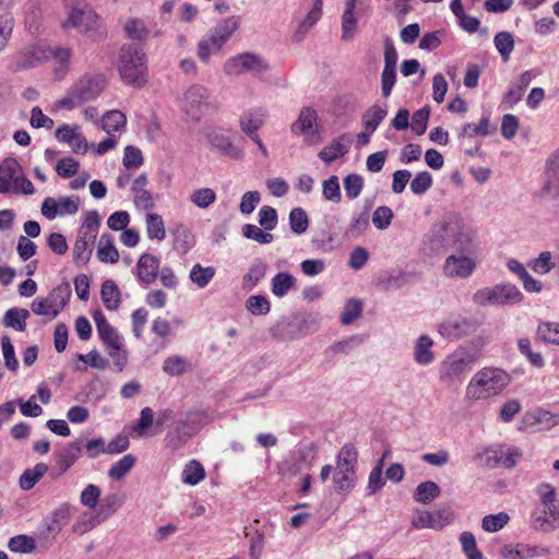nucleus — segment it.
I'll return each mask as SVG.
<instances>
[{"mask_svg": "<svg viewBox=\"0 0 559 559\" xmlns=\"http://www.w3.org/2000/svg\"><path fill=\"white\" fill-rule=\"evenodd\" d=\"M509 384V376L499 368H484L469 381L466 394L474 400L499 394Z\"/></svg>", "mask_w": 559, "mask_h": 559, "instance_id": "2", "label": "nucleus"}, {"mask_svg": "<svg viewBox=\"0 0 559 559\" xmlns=\"http://www.w3.org/2000/svg\"><path fill=\"white\" fill-rule=\"evenodd\" d=\"M94 240L87 238L86 236L78 235V238L73 246V261L78 265L86 264L92 255L93 249L91 243Z\"/></svg>", "mask_w": 559, "mask_h": 559, "instance_id": "26", "label": "nucleus"}, {"mask_svg": "<svg viewBox=\"0 0 559 559\" xmlns=\"http://www.w3.org/2000/svg\"><path fill=\"white\" fill-rule=\"evenodd\" d=\"M270 308L269 300L262 295L250 296L246 301V309L253 316H264Z\"/></svg>", "mask_w": 559, "mask_h": 559, "instance_id": "52", "label": "nucleus"}, {"mask_svg": "<svg viewBox=\"0 0 559 559\" xmlns=\"http://www.w3.org/2000/svg\"><path fill=\"white\" fill-rule=\"evenodd\" d=\"M295 286L296 278L286 272L277 273L271 282V290L276 297H284Z\"/></svg>", "mask_w": 559, "mask_h": 559, "instance_id": "28", "label": "nucleus"}, {"mask_svg": "<svg viewBox=\"0 0 559 559\" xmlns=\"http://www.w3.org/2000/svg\"><path fill=\"white\" fill-rule=\"evenodd\" d=\"M200 429V426L193 421L185 420L179 423L165 437V447L171 451H176L183 447L192 436Z\"/></svg>", "mask_w": 559, "mask_h": 559, "instance_id": "13", "label": "nucleus"}, {"mask_svg": "<svg viewBox=\"0 0 559 559\" xmlns=\"http://www.w3.org/2000/svg\"><path fill=\"white\" fill-rule=\"evenodd\" d=\"M460 540L463 551L468 559H483L481 552L477 549L475 536L471 532H463Z\"/></svg>", "mask_w": 559, "mask_h": 559, "instance_id": "56", "label": "nucleus"}, {"mask_svg": "<svg viewBox=\"0 0 559 559\" xmlns=\"http://www.w3.org/2000/svg\"><path fill=\"white\" fill-rule=\"evenodd\" d=\"M408 281V274L402 271L385 272L381 274L376 283L379 290H395L405 285Z\"/></svg>", "mask_w": 559, "mask_h": 559, "instance_id": "20", "label": "nucleus"}, {"mask_svg": "<svg viewBox=\"0 0 559 559\" xmlns=\"http://www.w3.org/2000/svg\"><path fill=\"white\" fill-rule=\"evenodd\" d=\"M347 152L346 145L342 144L340 141H333L320 151L319 157L330 164L336 158L344 156Z\"/></svg>", "mask_w": 559, "mask_h": 559, "instance_id": "47", "label": "nucleus"}, {"mask_svg": "<svg viewBox=\"0 0 559 559\" xmlns=\"http://www.w3.org/2000/svg\"><path fill=\"white\" fill-rule=\"evenodd\" d=\"M97 14L93 11L73 10L69 22L76 27H82L84 31H90L97 22Z\"/></svg>", "mask_w": 559, "mask_h": 559, "instance_id": "37", "label": "nucleus"}, {"mask_svg": "<svg viewBox=\"0 0 559 559\" xmlns=\"http://www.w3.org/2000/svg\"><path fill=\"white\" fill-rule=\"evenodd\" d=\"M474 359L469 355L453 354L442 362L440 367V379L451 383L460 380L461 377L472 370Z\"/></svg>", "mask_w": 559, "mask_h": 559, "instance_id": "11", "label": "nucleus"}, {"mask_svg": "<svg viewBox=\"0 0 559 559\" xmlns=\"http://www.w3.org/2000/svg\"><path fill=\"white\" fill-rule=\"evenodd\" d=\"M173 235L175 237V243L177 249L187 252L193 242V237L188 228L183 225H178L173 229Z\"/></svg>", "mask_w": 559, "mask_h": 559, "instance_id": "58", "label": "nucleus"}, {"mask_svg": "<svg viewBox=\"0 0 559 559\" xmlns=\"http://www.w3.org/2000/svg\"><path fill=\"white\" fill-rule=\"evenodd\" d=\"M423 250L428 255L453 251L442 266L449 278H468L478 265L477 233L457 213H447L430 227Z\"/></svg>", "mask_w": 559, "mask_h": 559, "instance_id": "1", "label": "nucleus"}, {"mask_svg": "<svg viewBox=\"0 0 559 559\" xmlns=\"http://www.w3.org/2000/svg\"><path fill=\"white\" fill-rule=\"evenodd\" d=\"M126 501L124 495L121 493H111L104 498L103 503L100 506V513H104V518H108L119 508L122 507V504Z\"/></svg>", "mask_w": 559, "mask_h": 559, "instance_id": "53", "label": "nucleus"}, {"mask_svg": "<svg viewBox=\"0 0 559 559\" xmlns=\"http://www.w3.org/2000/svg\"><path fill=\"white\" fill-rule=\"evenodd\" d=\"M267 117L266 109L254 107L245 110L239 117L241 131L249 138L258 134V130L263 127Z\"/></svg>", "mask_w": 559, "mask_h": 559, "instance_id": "15", "label": "nucleus"}, {"mask_svg": "<svg viewBox=\"0 0 559 559\" xmlns=\"http://www.w3.org/2000/svg\"><path fill=\"white\" fill-rule=\"evenodd\" d=\"M290 131L296 135H304V141L312 144L319 135L317 111L310 106L302 107L298 118L292 123Z\"/></svg>", "mask_w": 559, "mask_h": 559, "instance_id": "10", "label": "nucleus"}, {"mask_svg": "<svg viewBox=\"0 0 559 559\" xmlns=\"http://www.w3.org/2000/svg\"><path fill=\"white\" fill-rule=\"evenodd\" d=\"M429 116L430 109L428 106H425L413 114L412 130L417 135H423L426 132Z\"/></svg>", "mask_w": 559, "mask_h": 559, "instance_id": "59", "label": "nucleus"}, {"mask_svg": "<svg viewBox=\"0 0 559 559\" xmlns=\"http://www.w3.org/2000/svg\"><path fill=\"white\" fill-rule=\"evenodd\" d=\"M134 464L135 457L132 454H127L110 467L108 475L115 480H120L132 469Z\"/></svg>", "mask_w": 559, "mask_h": 559, "instance_id": "39", "label": "nucleus"}, {"mask_svg": "<svg viewBox=\"0 0 559 559\" xmlns=\"http://www.w3.org/2000/svg\"><path fill=\"white\" fill-rule=\"evenodd\" d=\"M364 187V179L358 174H349L344 179V189L349 200L356 199Z\"/></svg>", "mask_w": 559, "mask_h": 559, "instance_id": "54", "label": "nucleus"}, {"mask_svg": "<svg viewBox=\"0 0 559 559\" xmlns=\"http://www.w3.org/2000/svg\"><path fill=\"white\" fill-rule=\"evenodd\" d=\"M122 164L127 169L139 168L143 164L142 152L135 146L128 145L124 148Z\"/></svg>", "mask_w": 559, "mask_h": 559, "instance_id": "63", "label": "nucleus"}, {"mask_svg": "<svg viewBox=\"0 0 559 559\" xmlns=\"http://www.w3.org/2000/svg\"><path fill=\"white\" fill-rule=\"evenodd\" d=\"M518 347L522 355L526 356L530 364L536 368H543L545 365L544 358L539 353H535L531 348V341L528 338H520Z\"/></svg>", "mask_w": 559, "mask_h": 559, "instance_id": "55", "label": "nucleus"}, {"mask_svg": "<svg viewBox=\"0 0 559 559\" xmlns=\"http://www.w3.org/2000/svg\"><path fill=\"white\" fill-rule=\"evenodd\" d=\"M127 118L120 110H109L102 120V128L110 134L114 131H120L126 127Z\"/></svg>", "mask_w": 559, "mask_h": 559, "instance_id": "32", "label": "nucleus"}, {"mask_svg": "<svg viewBox=\"0 0 559 559\" xmlns=\"http://www.w3.org/2000/svg\"><path fill=\"white\" fill-rule=\"evenodd\" d=\"M216 200V193L211 188H200L192 192L190 201L200 209H206Z\"/></svg>", "mask_w": 559, "mask_h": 559, "instance_id": "46", "label": "nucleus"}, {"mask_svg": "<svg viewBox=\"0 0 559 559\" xmlns=\"http://www.w3.org/2000/svg\"><path fill=\"white\" fill-rule=\"evenodd\" d=\"M537 338L559 345V323L557 322H542L536 331Z\"/></svg>", "mask_w": 559, "mask_h": 559, "instance_id": "40", "label": "nucleus"}, {"mask_svg": "<svg viewBox=\"0 0 559 559\" xmlns=\"http://www.w3.org/2000/svg\"><path fill=\"white\" fill-rule=\"evenodd\" d=\"M83 449L81 440H75L64 447L58 455V466L61 473L67 472L80 457Z\"/></svg>", "mask_w": 559, "mask_h": 559, "instance_id": "21", "label": "nucleus"}, {"mask_svg": "<svg viewBox=\"0 0 559 559\" xmlns=\"http://www.w3.org/2000/svg\"><path fill=\"white\" fill-rule=\"evenodd\" d=\"M510 516L506 512H499L497 514H489L484 516L481 521V527L486 532L495 533L504 527L508 524Z\"/></svg>", "mask_w": 559, "mask_h": 559, "instance_id": "43", "label": "nucleus"}, {"mask_svg": "<svg viewBox=\"0 0 559 559\" xmlns=\"http://www.w3.org/2000/svg\"><path fill=\"white\" fill-rule=\"evenodd\" d=\"M104 78H83L78 81L71 90L74 92L75 97L83 105L86 102L95 99L104 90Z\"/></svg>", "mask_w": 559, "mask_h": 559, "instance_id": "14", "label": "nucleus"}, {"mask_svg": "<svg viewBox=\"0 0 559 559\" xmlns=\"http://www.w3.org/2000/svg\"><path fill=\"white\" fill-rule=\"evenodd\" d=\"M97 333L106 346L108 355L116 359L119 370H122L126 357L121 355L122 342L116 329H114L100 310H96L93 314Z\"/></svg>", "mask_w": 559, "mask_h": 559, "instance_id": "6", "label": "nucleus"}, {"mask_svg": "<svg viewBox=\"0 0 559 559\" xmlns=\"http://www.w3.org/2000/svg\"><path fill=\"white\" fill-rule=\"evenodd\" d=\"M146 230L150 239L163 240L166 236L165 225L160 215L146 214Z\"/></svg>", "mask_w": 559, "mask_h": 559, "instance_id": "35", "label": "nucleus"}, {"mask_svg": "<svg viewBox=\"0 0 559 559\" xmlns=\"http://www.w3.org/2000/svg\"><path fill=\"white\" fill-rule=\"evenodd\" d=\"M9 549L20 554H32L36 549V542L33 537L17 535L10 539Z\"/></svg>", "mask_w": 559, "mask_h": 559, "instance_id": "44", "label": "nucleus"}, {"mask_svg": "<svg viewBox=\"0 0 559 559\" xmlns=\"http://www.w3.org/2000/svg\"><path fill=\"white\" fill-rule=\"evenodd\" d=\"M522 298V293L512 284H499L492 287H485L478 289L473 295L474 304L480 307L514 305L519 304Z\"/></svg>", "mask_w": 559, "mask_h": 559, "instance_id": "5", "label": "nucleus"}, {"mask_svg": "<svg viewBox=\"0 0 559 559\" xmlns=\"http://www.w3.org/2000/svg\"><path fill=\"white\" fill-rule=\"evenodd\" d=\"M433 342L428 335H421L416 343L414 356L415 360L421 365H428L433 360V354L430 350Z\"/></svg>", "mask_w": 559, "mask_h": 559, "instance_id": "33", "label": "nucleus"}, {"mask_svg": "<svg viewBox=\"0 0 559 559\" xmlns=\"http://www.w3.org/2000/svg\"><path fill=\"white\" fill-rule=\"evenodd\" d=\"M97 258L105 263H116L119 260V252L114 245L110 234H103L99 238Z\"/></svg>", "mask_w": 559, "mask_h": 559, "instance_id": "24", "label": "nucleus"}, {"mask_svg": "<svg viewBox=\"0 0 559 559\" xmlns=\"http://www.w3.org/2000/svg\"><path fill=\"white\" fill-rule=\"evenodd\" d=\"M432 186V176L427 170L418 173L411 182V190L415 194H424Z\"/></svg>", "mask_w": 559, "mask_h": 559, "instance_id": "61", "label": "nucleus"}, {"mask_svg": "<svg viewBox=\"0 0 559 559\" xmlns=\"http://www.w3.org/2000/svg\"><path fill=\"white\" fill-rule=\"evenodd\" d=\"M495 461L498 464H501L502 466L507 468H513L519 459L522 457V452L519 448H500L498 451L495 452L493 456Z\"/></svg>", "mask_w": 559, "mask_h": 559, "instance_id": "34", "label": "nucleus"}, {"mask_svg": "<svg viewBox=\"0 0 559 559\" xmlns=\"http://www.w3.org/2000/svg\"><path fill=\"white\" fill-rule=\"evenodd\" d=\"M47 471L48 466L45 463H37L33 468H27L20 477V487L23 490H31Z\"/></svg>", "mask_w": 559, "mask_h": 559, "instance_id": "29", "label": "nucleus"}, {"mask_svg": "<svg viewBox=\"0 0 559 559\" xmlns=\"http://www.w3.org/2000/svg\"><path fill=\"white\" fill-rule=\"evenodd\" d=\"M386 116V109L379 106L373 105L368 110L365 111L362 115V123L365 127V130L369 131V133H372L377 130L380 122L385 118Z\"/></svg>", "mask_w": 559, "mask_h": 559, "instance_id": "31", "label": "nucleus"}, {"mask_svg": "<svg viewBox=\"0 0 559 559\" xmlns=\"http://www.w3.org/2000/svg\"><path fill=\"white\" fill-rule=\"evenodd\" d=\"M371 205H365L360 212L353 214L352 222L346 230L350 237H360L369 227Z\"/></svg>", "mask_w": 559, "mask_h": 559, "instance_id": "22", "label": "nucleus"}, {"mask_svg": "<svg viewBox=\"0 0 559 559\" xmlns=\"http://www.w3.org/2000/svg\"><path fill=\"white\" fill-rule=\"evenodd\" d=\"M362 311V304L359 299L352 298L345 304L344 310L341 314V322L345 325L353 323L360 317Z\"/></svg>", "mask_w": 559, "mask_h": 559, "instance_id": "51", "label": "nucleus"}, {"mask_svg": "<svg viewBox=\"0 0 559 559\" xmlns=\"http://www.w3.org/2000/svg\"><path fill=\"white\" fill-rule=\"evenodd\" d=\"M22 167L14 158H7L0 165V193L10 191V183H15L22 173Z\"/></svg>", "mask_w": 559, "mask_h": 559, "instance_id": "19", "label": "nucleus"}, {"mask_svg": "<svg viewBox=\"0 0 559 559\" xmlns=\"http://www.w3.org/2000/svg\"><path fill=\"white\" fill-rule=\"evenodd\" d=\"M102 300L107 310H117L121 302V294L112 280H106L100 289Z\"/></svg>", "mask_w": 559, "mask_h": 559, "instance_id": "23", "label": "nucleus"}, {"mask_svg": "<svg viewBox=\"0 0 559 559\" xmlns=\"http://www.w3.org/2000/svg\"><path fill=\"white\" fill-rule=\"evenodd\" d=\"M289 226L293 233L304 234L308 226L309 219L307 213L301 207H295L289 213Z\"/></svg>", "mask_w": 559, "mask_h": 559, "instance_id": "42", "label": "nucleus"}, {"mask_svg": "<svg viewBox=\"0 0 559 559\" xmlns=\"http://www.w3.org/2000/svg\"><path fill=\"white\" fill-rule=\"evenodd\" d=\"M119 73L121 80L127 84L135 86L145 84V55L139 46L133 44L122 46L120 51Z\"/></svg>", "mask_w": 559, "mask_h": 559, "instance_id": "3", "label": "nucleus"}, {"mask_svg": "<svg viewBox=\"0 0 559 559\" xmlns=\"http://www.w3.org/2000/svg\"><path fill=\"white\" fill-rule=\"evenodd\" d=\"M205 477V471L201 463L191 461L186 465L182 473V480L189 485H197Z\"/></svg>", "mask_w": 559, "mask_h": 559, "instance_id": "45", "label": "nucleus"}, {"mask_svg": "<svg viewBox=\"0 0 559 559\" xmlns=\"http://www.w3.org/2000/svg\"><path fill=\"white\" fill-rule=\"evenodd\" d=\"M323 195L328 201L338 203L341 201V190L337 176H331L323 181Z\"/></svg>", "mask_w": 559, "mask_h": 559, "instance_id": "62", "label": "nucleus"}, {"mask_svg": "<svg viewBox=\"0 0 559 559\" xmlns=\"http://www.w3.org/2000/svg\"><path fill=\"white\" fill-rule=\"evenodd\" d=\"M269 70L267 62L252 52H242L229 58L224 64V71L228 75H240L246 72L263 74Z\"/></svg>", "mask_w": 559, "mask_h": 559, "instance_id": "8", "label": "nucleus"}, {"mask_svg": "<svg viewBox=\"0 0 559 559\" xmlns=\"http://www.w3.org/2000/svg\"><path fill=\"white\" fill-rule=\"evenodd\" d=\"M532 527L540 532L554 531V525L550 522V515L547 508H536L531 515Z\"/></svg>", "mask_w": 559, "mask_h": 559, "instance_id": "38", "label": "nucleus"}, {"mask_svg": "<svg viewBox=\"0 0 559 559\" xmlns=\"http://www.w3.org/2000/svg\"><path fill=\"white\" fill-rule=\"evenodd\" d=\"M150 22L142 19H131L126 22L124 31L130 39L142 43L150 35Z\"/></svg>", "mask_w": 559, "mask_h": 559, "instance_id": "25", "label": "nucleus"}, {"mask_svg": "<svg viewBox=\"0 0 559 559\" xmlns=\"http://www.w3.org/2000/svg\"><path fill=\"white\" fill-rule=\"evenodd\" d=\"M214 275V267H202L200 264H195L190 272V280L199 287L203 288L210 283Z\"/></svg>", "mask_w": 559, "mask_h": 559, "instance_id": "50", "label": "nucleus"}, {"mask_svg": "<svg viewBox=\"0 0 559 559\" xmlns=\"http://www.w3.org/2000/svg\"><path fill=\"white\" fill-rule=\"evenodd\" d=\"M207 143L213 150L223 155H229L234 158H240L242 153L233 145L231 139L218 130H211L205 134Z\"/></svg>", "mask_w": 559, "mask_h": 559, "instance_id": "17", "label": "nucleus"}, {"mask_svg": "<svg viewBox=\"0 0 559 559\" xmlns=\"http://www.w3.org/2000/svg\"><path fill=\"white\" fill-rule=\"evenodd\" d=\"M266 269L267 265L262 261L253 263L243 277V286L247 288L254 287L265 276Z\"/></svg>", "mask_w": 559, "mask_h": 559, "instance_id": "48", "label": "nucleus"}, {"mask_svg": "<svg viewBox=\"0 0 559 559\" xmlns=\"http://www.w3.org/2000/svg\"><path fill=\"white\" fill-rule=\"evenodd\" d=\"M441 489L432 480H427L424 483H420L414 492V499L417 502L427 504L430 503L432 500H435L437 497L440 496Z\"/></svg>", "mask_w": 559, "mask_h": 559, "instance_id": "30", "label": "nucleus"}, {"mask_svg": "<svg viewBox=\"0 0 559 559\" xmlns=\"http://www.w3.org/2000/svg\"><path fill=\"white\" fill-rule=\"evenodd\" d=\"M356 481V473L346 469H335L333 483L337 492H347Z\"/></svg>", "mask_w": 559, "mask_h": 559, "instance_id": "36", "label": "nucleus"}, {"mask_svg": "<svg viewBox=\"0 0 559 559\" xmlns=\"http://www.w3.org/2000/svg\"><path fill=\"white\" fill-rule=\"evenodd\" d=\"M542 194L552 199L559 198V151L547 162Z\"/></svg>", "mask_w": 559, "mask_h": 559, "instance_id": "16", "label": "nucleus"}, {"mask_svg": "<svg viewBox=\"0 0 559 559\" xmlns=\"http://www.w3.org/2000/svg\"><path fill=\"white\" fill-rule=\"evenodd\" d=\"M530 267L538 274H546L555 267V263L551 262V252L543 251L538 258L530 262Z\"/></svg>", "mask_w": 559, "mask_h": 559, "instance_id": "60", "label": "nucleus"}, {"mask_svg": "<svg viewBox=\"0 0 559 559\" xmlns=\"http://www.w3.org/2000/svg\"><path fill=\"white\" fill-rule=\"evenodd\" d=\"M392 218L393 212L389 206H379L372 214V223L380 230L388 228Z\"/></svg>", "mask_w": 559, "mask_h": 559, "instance_id": "64", "label": "nucleus"}, {"mask_svg": "<svg viewBox=\"0 0 559 559\" xmlns=\"http://www.w3.org/2000/svg\"><path fill=\"white\" fill-rule=\"evenodd\" d=\"M240 25L239 16H229L217 23L198 44V56L209 62L212 52L218 51Z\"/></svg>", "mask_w": 559, "mask_h": 559, "instance_id": "4", "label": "nucleus"}, {"mask_svg": "<svg viewBox=\"0 0 559 559\" xmlns=\"http://www.w3.org/2000/svg\"><path fill=\"white\" fill-rule=\"evenodd\" d=\"M158 269V259L151 253H144L140 257L136 264L138 277L141 282L151 284L157 278Z\"/></svg>", "mask_w": 559, "mask_h": 559, "instance_id": "18", "label": "nucleus"}, {"mask_svg": "<svg viewBox=\"0 0 559 559\" xmlns=\"http://www.w3.org/2000/svg\"><path fill=\"white\" fill-rule=\"evenodd\" d=\"M358 452L352 444H345L336 457V469H346L356 473Z\"/></svg>", "mask_w": 559, "mask_h": 559, "instance_id": "27", "label": "nucleus"}, {"mask_svg": "<svg viewBox=\"0 0 559 559\" xmlns=\"http://www.w3.org/2000/svg\"><path fill=\"white\" fill-rule=\"evenodd\" d=\"M98 227L99 216L97 211H90L87 212L84 223L79 230V235L86 236L87 238L95 240Z\"/></svg>", "mask_w": 559, "mask_h": 559, "instance_id": "49", "label": "nucleus"}, {"mask_svg": "<svg viewBox=\"0 0 559 559\" xmlns=\"http://www.w3.org/2000/svg\"><path fill=\"white\" fill-rule=\"evenodd\" d=\"M495 46L503 61H508L514 48L513 36L509 32H500L495 36Z\"/></svg>", "mask_w": 559, "mask_h": 559, "instance_id": "41", "label": "nucleus"}, {"mask_svg": "<svg viewBox=\"0 0 559 559\" xmlns=\"http://www.w3.org/2000/svg\"><path fill=\"white\" fill-rule=\"evenodd\" d=\"M477 328L478 322L476 320L456 317L444 320L439 326V332L448 338H460L474 333Z\"/></svg>", "mask_w": 559, "mask_h": 559, "instance_id": "12", "label": "nucleus"}, {"mask_svg": "<svg viewBox=\"0 0 559 559\" xmlns=\"http://www.w3.org/2000/svg\"><path fill=\"white\" fill-rule=\"evenodd\" d=\"M210 93L202 85H192L185 94L183 110L194 120H200L210 109Z\"/></svg>", "mask_w": 559, "mask_h": 559, "instance_id": "9", "label": "nucleus"}, {"mask_svg": "<svg viewBox=\"0 0 559 559\" xmlns=\"http://www.w3.org/2000/svg\"><path fill=\"white\" fill-rule=\"evenodd\" d=\"M242 235L246 238L255 240L262 245L271 243L274 238L272 234L263 231L261 228L252 224H246L242 227Z\"/></svg>", "mask_w": 559, "mask_h": 559, "instance_id": "57", "label": "nucleus"}, {"mask_svg": "<svg viewBox=\"0 0 559 559\" xmlns=\"http://www.w3.org/2000/svg\"><path fill=\"white\" fill-rule=\"evenodd\" d=\"M71 296L69 284L59 285L53 288L47 297L35 299L32 302V310L37 316L56 318L67 305Z\"/></svg>", "mask_w": 559, "mask_h": 559, "instance_id": "7", "label": "nucleus"}]
</instances>
